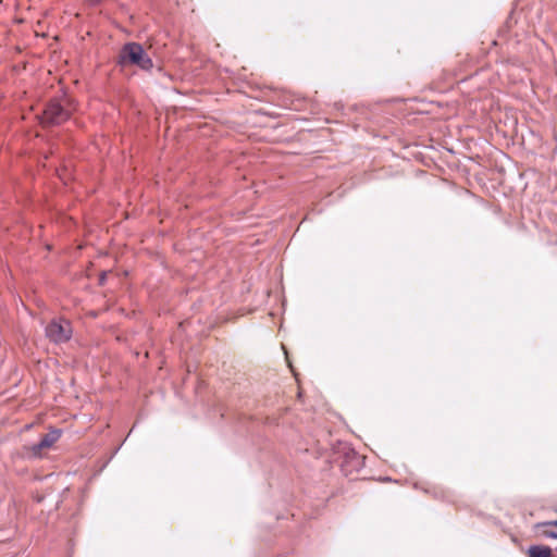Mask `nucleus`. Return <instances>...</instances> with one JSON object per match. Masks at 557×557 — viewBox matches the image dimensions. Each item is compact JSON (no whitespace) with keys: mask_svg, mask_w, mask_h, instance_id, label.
Segmentation results:
<instances>
[{"mask_svg":"<svg viewBox=\"0 0 557 557\" xmlns=\"http://www.w3.org/2000/svg\"><path fill=\"white\" fill-rule=\"evenodd\" d=\"M541 527L546 528L543 531V535L546 539L557 540V520L545 521L541 524Z\"/></svg>","mask_w":557,"mask_h":557,"instance_id":"423d86ee","label":"nucleus"},{"mask_svg":"<svg viewBox=\"0 0 557 557\" xmlns=\"http://www.w3.org/2000/svg\"><path fill=\"white\" fill-rule=\"evenodd\" d=\"M61 436L60 430H51L45 434L42 438L32 447L34 455H39L42 449L50 448Z\"/></svg>","mask_w":557,"mask_h":557,"instance_id":"20e7f679","label":"nucleus"},{"mask_svg":"<svg viewBox=\"0 0 557 557\" xmlns=\"http://www.w3.org/2000/svg\"><path fill=\"white\" fill-rule=\"evenodd\" d=\"M70 116V111L59 100H51L42 112L41 123L44 125H59L67 121Z\"/></svg>","mask_w":557,"mask_h":557,"instance_id":"f03ea898","label":"nucleus"},{"mask_svg":"<svg viewBox=\"0 0 557 557\" xmlns=\"http://www.w3.org/2000/svg\"><path fill=\"white\" fill-rule=\"evenodd\" d=\"M120 64L131 63L148 71L153 66L152 60L147 55L143 46L137 42H128L120 52Z\"/></svg>","mask_w":557,"mask_h":557,"instance_id":"f257e3e1","label":"nucleus"},{"mask_svg":"<svg viewBox=\"0 0 557 557\" xmlns=\"http://www.w3.org/2000/svg\"><path fill=\"white\" fill-rule=\"evenodd\" d=\"M46 335L55 344L65 343L72 335L71 323L67 320H52L46 326Z\"/></svg>","mask_w":557,"mask_h":557,"instance_id":"7ed1b4c3","label":"nucleus"},{"mask_svg":"<svg viewBox=\"0 0 557 557\" xmlns=\"http://www.w3.org/2000/svg\"><path fill=\"white\" fill-rule=\"evenodd\" d=\"M527 554L528 557H553V549L546 545H531Z\"/></svg>","mask_w":557,"mask_h":557,"instance_id":"39448f33","label":"nucleus"},{"mask_svg":"<svg viewBox=\"0 0 557 557\" xmlns=\"http://www.w3.org/2000/svg\"><path fill=\"white\" fill-rule=\"evenodd\" d=\"M87 2H89L90 4H98L101 0H86Z\"/></svg>","mask_w":557,"mask_h":557,"instance_id":"0eeeda50","label":"nucleus"}]
</instances>
